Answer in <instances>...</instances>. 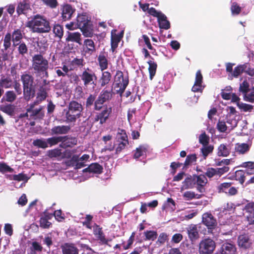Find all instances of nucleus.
<instances>
[{"instance_id": "obj_3", "label": "nucleus", "mask_w": 254, "mask_h": 254, "mask_svg": "<svg viewBox=\"0 0 254 254\" xmlns=\"http://www.w3.org/2000/svg\"><path fill=\"white\" fill-rule=\"evenodd\" d=\"M82 105L75 101L70 103L68 110L66 113V118L68 122H74L77 118L80 116L82 111Z\"/></svg>"}, {"instance_id": "obj_34", "label": "nucleus", "mask_w": 254, "mask_h": 254, "mask_svg": "<svg viewBox=\"0 0 254 254\" xmlns=\"http://www.w3.org/2000/svg\"><path fill=\"white\" fill-rule=\"evenodd\" d=\"M12 86V81L9 77H1L0 79V87L4 88H9Z\"/></svg>"}, {"instance_id": "obj_28", "label": "nucleus", "mask_w": 254, "mask_h": 254, "mask_svg": "<svg viewBox=\"0 0 254 254\" xmlns=\"http://www.w3.org/2000/svg\"><path fill=\"white\" fill-rule=\"evenodd\" d=\"M81 34L79 32L68 33V36L66 38V41L67 42H74L79 44H81Z\"/></svg>"}, {"instance_id": "obj_16", "label": "nucleus", "mask_w": 254, "mask_h": 254, "mask_svg": "<svg viewBox=\"0 0 254 254\" xmlns=\"http://www.w3.org/2000/svg\"><path fill=\"white\" fill-rule=\"evenodd\" d=\"M247 214L246 217L249 224H254V202L248 203L245 207Z\"/></svg>"}, {"instance_id": "obj_32", "label": "nucleus", "mask_w": 254, "mask_h": 254, "mask_svg": "<svg viewBox=\"0 0 254 254\" xmlns=\"http://www.w3.org/2000/svg\"><path fill=\"white\" fill-rule=\"evenodd\" d=\"M84 45L86 49V52L92 54L95 51V44L91 39H86L84 42Z\"/></svg>"}, {"instance_id": "obj_51", "label": "nucleus", "mask_w": 254, "mask_h": 254, "mask_svg": "<svg viewBox=\"0 0 254 254\" xmlns=\"http://www.w3.org/2000/svg\"><path fill=\"white\" fill-rule=\"evenodd\" d=\"M198 196L199 195L196 194L194 192L192 191H187L183 194V197L187 200H191L195 198H198Z\"/></svg>"}, {"instance_id": "obj_11", "label": "nucleus", "mask_w": 254, "mask_h": 254, "mask_svg": "<svg viewBox=\"0 0 254 254\" xmlns=\"http://www.w3.org/2000/svg\"><path fill=\"white\" fill-rule=\"evenodd\" d=\"M199 228L200 226L194 224H191L187 228L188 237L191 242L195 241L199 238Z\"/></svg>"}, {"instance_id": "obj_10", "label": "nucleus", "mask_w": 254, "mask_h": 254, "mask_svg": "<svg viewBox=\"0 0 254 254\" xmlns=\"http://www.w3.org/2000/svg\"><path fill=\"white\" fill-rule=\"evenodd\" d=\"M81 78L84 85L87 87L89 84H95L94 81L96 80V76L93 72L88 69L82 72Z\"/></svg>"}, {"instance_id": "obj_61", "label": "nucleus", "mask_w": 254, "mask_h": 254, "mask_svg": "<svg viewBox=\"0 0 254 254\" xmlns=\"http://www.w3.org/2000/svg\"><path fill=\"white\" fill-rule=\"evenodd\" d=\"M46 98V93L44 91H41L38 93L37 96V101L34 102L35 104H39L42 101L45 100Z\"/></svg>"}, {"instance_id": "obj_38", "label": "nucleus", "mask_w": 254, "mask_h": 254, "mask_svg": "<svg viewBox=\"0 0 254 254\" xmlns=\"http://www.w3.org/2000/svg\"><path fill=\"white\" fill-rule=\"evenodd\" d=\"M30 8V5L25 1L19 3L17 7V12L20 14L21 13L25 14Z\"/></svg>"}, {"instance_id": "obj_64", "label": "nucleus", "mask_w": 254, "mask_h": 254, "mask_svg": "<svg viewBox=\"0 0 254 254\" xmlns=\"http://www.w3.org/2000/svg\"><path fill=\"white\" fill-rule=\"evenodd\" d=\"M13 169L5 163H0V172L4 173L5 172H12Z\"/></svg>"}, {"instance_id": "obj_46", "label": "nucleus", "mask_w": 254, "mask_h": 254, "mask_svg": "<svg viewBox=\"0 0 254 254\" xmlns=\"http://www.w3.org/2000/svg\"><path fill=\"white\" fill-rule=\"evenodd\" d=\"M53 31L56 37L59 39L62 38L63 36L64 31L63 27L61 25L59 24L55 25Z\"/></svg>"}, {"instance_id": "obj_41", "label": "nucleus", "mask_w": 254, "mask_h": 254, "mask_svg": "<svg viewBox=\"0 0 254 254\" xmlns=\"http://www.w3.org/2000/svg\"><path fill=\"white\" fill-rule=\"evenodd\" d=\"M148 64H149V77L150 79L152 80L156 73L157 64L152 61H148Z\"/></svg>"}, {"instance_id": "obj_26", "label": "nucleus", "mask_w": 254, "mask_h": 254, "mask_svg": "<svg viewBox=\"0 0 254 254\" xmlns=\"http://www.w3.org/2000/svg\"><path fill=\"white\" fill-rule=\"evenodd\" d=\"M193 180H194L195 184H196L199 186L197 190L201 192L202 191L199 187H203L207 183V180L206 177L203 175H200L199 176L194 175L193 176Z\"/></svg>"}, {"instance_id": "obj_29", "label": "nucleus", "mask_w": 254, "mask_h": 254, "mask_svg": "<svg viewBox=\"0 0 254 254\" xmlns=\"http://www.w3.org/2000/svg\"><path fill=\"white\" fill-rule=\"evenodd\" d=\"M53 216L52 214H44V216H42L40 220V226L44 228H49L51 225V223L48 221L49 219H50Z\"/></svg>"}, {"instance_id": "obj_37", "label": "nucleus", "mask_w": 254, "mask_h": 254, "mask_svg": "<svg viewBox=\"0 0 254 254\" xmlns=\"http://www.w3.org/2000/svg\"><path fill=\"white\" fill-rule=\"evenodd\" d=\"M112 139V136L110 135H107L103 137V140L104 141L105 144H106L105 146L104 149L106 150L112 151L113 150L115 145L114 144L110 143L109 142Z\"/></svg>"}, {"instance_id": "obj_55", "label": "nucleus", "mask_w": 254, "mask_h": 254, "mask_svg": "<svg viewBox=\"0 0 254 254\" xmlns=\"http://www.w3.org/2000/svg\"><path fill=\"white\" fill-rule=\"evenodd\" d=\"M231 186L230 183H224L220 184L218 188L220 192H224L227 193V191Z\"/></svg>"}, {"instance_id": "obj_31", "label": "nucleus", "mask_w": 254, "mask_h": 254, "mask_svg": "<svg viewBox=\"0 0 254 254\" xmlns=\"http://www.w3.org/2000/svg\"><path fill=\"white\" fill-rule=\"evenodd\" d=\"M99 66L101 70H104L107 68L108 63L106 56L103 54L101 53L98 58Z\"/></svg>"}, {"instance_id": "obj_1", "label": "nucleus", "mask_w": 254, "mask_h": 254, "mask_svg": "<svg viewBox=\"0 0 254 254\" xmlns=\"http://www.w3.org/2000/svg\"><path fill=\"white\" fill-rule=\"evenodd\" d=\"M26 26L32 32L36 33H47L51 30L49 21L44 17L38 14L28 20Z\"/></svg>"}, {"instance_id": "obj_47", "label": "nucleus", "mask_w": 254, "mask_h": 254, "mask_svg": "<svg viewBox=\"0 0 254 254\" xmlns=\"http://www.w3.org/2000/svg\"><path fill=\"white\" fill-rule=\"evenodd\" d=\"M33 144L34 146L40 148H45L48 147L47 139H38L33 141Z\"/></svg>"}, {"instance_id": "obj_60", "label": "nucleus", "mask_w": 254, "mask_h": 254, "mask_svg": "<svg viewBox=\"0 0 254 254\" xmlns=\"http://www.w3.org/2000/svg\"><path fill=\"white\" fill-rule=\"evenodd\" d=\"M196 156L195 154H191L188 155L187 157L186 161L185 162V166H187L191 164L192 163L195 162L196 161Z\"/></svg>"}, {"instance_id": "obj_22", "label": "nucleus", "mask_w": 254, "mask_h": 254, "mask_svg": "<svg viewBox=\"0 0 254 254\" xmlns=\"http://www.w3.org/2000/svg\"><path fill=\"white\" fill-rule=\"evenodd\" d=\"M195 184L193 176H190L187 177L183 182V185L181 188V191H183L184 190L193 188Z\"/></svg>"}, {"instance_id": "obj_24", "label": "nucleus", "mask_w": 254, "mask_h": 254, "mask_svg": "<svg viewBox=\"0 0 254 254\" xmlns=\"http://www.w3.org/2000/svg\"><path fill=\"white\" fill-rule=\"evenodd\" d=\"M73 12V10L70 5L66 4L63 6L62 11V17L64 20L70 19Z\"/></svg>"}, {"instance_id": "obj_30", "label": "nucleus", "mask_w": 254, "mask_h": 254, "mask_svg": "<svg viewBox=\"0 0 254 254\" xmlns=\"http://www.w3.org/2000/svg\"><path fill=\"white\" fill-rule=\"evenodd\" d=\"M12 41L13 45L16 46L19 43L20 40L22 38V34L20 29L15 30L12 34Z\"/></svg>"}, {"instance_id": "obj_44", "label": "nucleus", "mask_w": 254, "mask_h": 254, "mask_svg": "<svg viewBox=\"0 0 254 254\" xmlns=\"http://www.w3.org/2000/svg\"><path fill=\"white\" fill-rule=\"evenodd\" d=\"M3 98L8 102H13L16 98V94L13 91H6Z\"/></svg>"}, {"instance_id": "obj_25", "label": "nucleus", "mask_w": 254, "mask_h": 254, "mask_svg": "<svg viewBox=\"0 0 254 254\" xmlns=\"http://www.w3.org/2000/svg\"><path fill=\"white\" fill-rule=\"evenodd\" d=\"M76 21L79 27V29L91 23L85 14H79L77 16Z\"/></svg>"}, {"instance_id": "obj_7", "label": "nucleus", "mask_w": 254, "mask_h": 254, "mask_svg": "<svg viewBox=\"0 0 254 254\" xmlns=\"http://www.w3.org/2000/svg\"><path fill=\"white\" fill-rule=\"evenodd\" d=\"M149 13L157 18L159 27L161 29H168L170 27V22L167 19L165 14L160 11H157L155 8L151 7L149 9Z\"/></svg>"}, {"instance_id": "obj_45", "label": "nucleus", "mask_w": 254, "mask_h": 254, "mask_svg": "<svg viewBox=\"0 0 254 254\" xmlns=\"http://www.w3.org/2000/svg\"><path fill=\"white\" fill-rule=\"evenodd\" d=\"M232 88L230 86L227 87L226 89L222 90L221 94L222 97L225 100H230L232 96Z\"/></svg>"}, {"instance_id": "obj_5", "label": "nucleus", "mask_w": 254, "mask_h": 254, "mask_svg": "<svg viewBox=\"0 0 254 254\" xmlns=\"http://www.w3.org/2000/svg\"><path fill=\"white\" fill-rule=\"evenodd\" d=\"M33 67L38 72L47 74L48 68V62L40 55H35L33 58Z\"/></svg>"}, {"instance_id": "obj_56", "label": "nucleus", "mask_w": 254, "mask_h": 254, "mask_svg": "<svg viewBox=\"0 0 254 254\" xmlns=\"http://www.w3.org/2000/svg\"><path fill=\"white\" fill-rule=\"evenodd\" d=\"M213 150V147L212 146L205 145L201 148V152L204 158H205L210 153L212 152Z\"/></svg>"}, {"instance_id": "obj_20", "label": "nucleus", "mask_w": 254, "mask_h": 254, "mask_svg": "<svg viewBox=\"0 0 254 254\" xmlns=\"http://www.w3.org/2000/svg\"><path fill=\"white\" fill-rule=\"evenodd\" d=\"M123 37V33L117 34L116 31H112L111 32V50L114 52L118 46V44L120 42Z\"/></svg>"}, {"instance_id": "obj_9", "label": "nucleus", "mask_w": 254, "mask_h": 254, "mask_svg": "<svg viewBox=\"0 0 254 254\" xmlns=\"http://www.w3.org/2000/svg\"><path fill=\"white\" fill-rule=\"evenodd\" d=\"M237 125V121L234 119H228L226 123L223 121H219L217 123V127L218 130L221 132L230 131Z\"/></svg>"}, {"instance_id": "obj_4", "label": "nucleus", "mask_w": 254, "mask_h": 254, "mask_svg": "<svg viewBox=\"0 0 254 254\" xmlns=\"http://www.w3.org/2000/svg\"><path fill=\"white\" fill-rule=\"evenodd\" d=\"M23 85L24 96L26 100H29L33 97L34 91L33 89V78L29 74H24L21 76Z\"/></svg>"}, {"instance_id": "obj_36", "label": "nucleus", "mask_w": 254, "mask_h": 254, "mask_svg": "<svg viewBox=\"0 0 254 254\" xmlns=\"http://www.w3.org/2000/svg\"><path fill=\"white\" fill-rule=\"evenodd\" d=\"M111 75L110 72L108 71L103 72L102 76L100 79V82L102 86H104L109 83L111 80Z\"/></svg>"}, {"instance_id": "obj_14", "label": "nucleus", "mask_w": 254, "mask_h": 254, "mask_svg": "<svg viewBox=\"0 0 254 254\" xmlns=\"http://www.w3.org/2000/svg\"><path fill=\"white\" fill-rule=\"evenodd\" d=\"M202 75L200 70L196 73L195 79L193 86L192 87L193 92H202L204 86L202 85Z\"/></svg>"}, {"instance_id": "obj_50", "label": "nucleus", "mask_w": 254, "mask_h": 254, "mask_svg": "<svg viewBox=\"0 0 254 254\" xmlns=\"http://www.w3.org/2000/svg\"><path fill=\"white\" fill-rule=\"evenodd\" d=\"M244 99L249 102H253L254 101V88L248 90L244 94Z\"/></svg>"}, {"instance_id": "obj_19", "label": "nucleus", "mask_w": 254, "mask_h": 254, "mask_svg": "<svg viewBox=\"0 0 254 254\" xmlns=\"http://www.w3.org/2000/svg\"><path fill=\"white\" fill-rule=\"evenodd\" d=\"M238 244L240 247L248 249L251 246L252 241L247 235H242L238 237Z\"/></svg>"}, {"instance_id": "obj_17", "label": "nucleus", "mask_w": 254, "mask_h": 254, "mask_svg": "<svg viewBox=\"0 0 254 254\" xmlns=\"http://www.w3.org/2000/svg\"><path fill=\"white\" fill-rule=\"evenodd\" d=\"M63 254H78V250L72 243H66L61 246Z\"/></svg>"}, {"instance_id": "obj_21", "label": "nucleus", "mask_w": 254, "mask_h": 254, "mask_svg": "<svg viewBox=\"0 0 254 254\" xmlns=\"http://www.w3.org/2000/svg\"><path fill=\"white\" fill-rule=\"evenodd\" d=\"M236 248L235 246L229 243H224L221 248L220 253L221 254H235Z\"/></svg>"}, {"instance_id": "obj_52", "label": "nucleus", "mask_w": 254, "mask_h": 254, "mask_svg": "<svg viewBox=\"0 0 254 254\" xmlns=\"http://www.w3.org/2000/svg\"><path fill=\"white\" fill-rule=\"evenodd\" d=\"M245 173L242 170H238L235 173V177L237 180L243 184L245 181Z\"/></svg>"}, {"instance_id": "obj_8", "label": "nucleus", "mask_w": 254, "mask_h": 254, "mask_svg": "<svg viewBox=\"0 0 254 254\" xmlns=\"http://www.w3.org/2000/svg\"><path fill=\"white\" fill-rule=\"evenodd\" d=\"M215 243L210 239H205L200 241L199 245L200 254H211L215 248Z\"/></svg>"}, {"instance_id": "obj_62", "label": "nucleus", "mask_w": 254, "mask_h": 254, "mask_svg": "<svg viewBox=\"0 0 254 254\" xmlns=\"http://www.w3.org/2000/svg\"><path fill=\"white\" fill-rule=\"evenodd\" d=\"M234 162L232 159H224L220 161H216L217 166L229 165Z\"/></svg>"}, {"instance_id": "obj_2", "label": "nucleus", "mask_w": 254, "mask_h": 254, "mask_svg": "<svg viewBox=\"0 0 254 254\" xmlns=\"http://www.w3.org/2000/svg\"><path fill=\"white\" fill-rule=\"evenodd\" d=\"M128 79L127 76H124L121 71H117L115 76L112 90L114 92L122 94L128 85Z\"/></svg>"}, {"instance_id": "obj_23", "label": "nucleus", "mask_w": 254, "mask_h": 254, "mask_svg": "<svg viewBox=\"0 0 254 254\" xmlns=\"http://www.w3.org/2000/svg\"><path fill=\"white\" fill-rule=\"evenodd\" d=\"M230 153V148L229 145L221 144L217 149V155L221 157H227Z\"/></svg>"}, {"instance_id": "obj_58", "label": "nucleus", "mask_w": 254, "mask_h": 254, "mask_svg": "<svg viewBox=\"0 0 254 254\" xmlns=\"http://www.w3.org/2000/svg\"><path fill=\"white\" fill-rule=\"evenodd\" d=\"M232 14L238 15L241 10V8L235 2L232 3L231 7Z\"/></svg>"}, {"instance_id": "obj_63", "label": "nucleus", "mask_w": 254, "mask_h": 254, "mask_svg": "<svg viewBox=\"0 0 254 254\" xmlns=\"http://www.w3.org/2000/svg\"><path fill=\"white\" fill-rule=\"evenodd\" d=\"M1 110L8 115H11L13 112V108L10 105L3 106L1 107Z\"/></svg>"}, {"instance_id": "obj_59", "label": "nucleus", "mask_w": 254, "mask_h": 254, "mask_svg": "<svg viewBox=\"0 0 254 254\" xmlns=\"http://www.w3.org/2000/svg\"><path fill=\"white\" fill-rule=\"evenodd\" d=\"M209 137L206 135L205 133H203L200 135L199 137V142L202 144L204 146L206 145L209 141Z\"/></svg>"}, {"instance_id": "obj_57", "label": "nucleus", "mask_w": 254, "mask_h": 254, "mask_svg": "<svg viewBox=\"0 0 254 254\" xmlns=\"http://www.w3.org/2000/svg\"><path fill=\"white\" fill-rule=\"evenodd\" d=\"M144 234L146 239L152 241L154 240L157 238V236L156 232L152 231H146L144 233Z\"/></svg>"}, {"instance_id": "obj_27", "label": "nucleus", "mask_w": 254, "mask_h": 254, "mask_svg": "<svg viewBox=\"0 0 254 254\" xmlns=\"http://www.w3.org/2000/svg\"><path fill=\"white\" fill-rule=\"evenodd\" d=\"M240 167L245 168L246 173L251 175L254 174V161H247L242 163Z\"/></svg>"}, {"instance_id": "obj_15", "label": "nucleus", "mask_w": 254, "mask_h": 254, "mask_svg": "<svg viewBox=\"0 0 254 254\" xmlns=\"http://www.w3.org/2000/svg\"><path fill=\"white\" fill-rule=\"evenodd\" d=\"M251 144L247 143H237L235 145L234 152L239 155L247 154L250 150Z\"/></svg>"}, {"instance_id": "obj_35", "label": "nucleus", "mask_w": 254, "mask_h": 254, "mask_svg": "<svg viewBox=\"0 0 254 254\" xmlns=\"http://www.w3.org/2000/svg\"><path fill=\"white\" fill-rule=\"evenodd\" d=\"M68 126H62L55 127L52 129V131L54 134H65L69 130Z\"/></svg>"}, {"instance_id": "obj_42", "label": "nucleus", "mask_w": 254, "mask_h": 254, "mask_svg": "<svg viewBox=\"0 0 254 254\" xmlns=\"http://www.w3.org/2000/svg\"><path fill=\"white\" fill-rule=\"evenodd\" d=\"M83 35L86 37H91L93 35L92 24H88L84 27L80 28Z\"/></svg>"}, {"instance_id": "obj_12", "label": "nucleus", "mask_w": 254, "mask_h": 254, "mask_svg": "<svg viewBox=\"0 0 254 254\" xmlns=\"http://www.w3.org/2000/svg\"><path fill=\"white\" fill-rule=\"evenodd\" d=\"M203 223L209 229H213L217 225L216 219L212 215L209 213H205L202 217Z\"/></svg>"}, {"instance_id": "obj_43", "label": "nucleus", "mask_w": 254, "mask_h": 254, "mask_svg": "<svg viewBox=\"0 0 254 254\" xmlns=\"http://www.w3.org/2000/svg\"><path fill=\"white\" fill-rule=\"evenodd\" d=\"M64 137L58 136L49 138L47 139V145L50 144V146L56 145L59 142L64 140Z\"/></svg>"}, {"instance_id": "obj_49", "label": "nucleus", "mask_w": 254, "mask_h": 254, "mask_svg": "<svg viewBox=\"0 0 254 254\" xmlns=\"http://www.w3.org/2000/svg\"><path fill=\"white\" fill-rule=\"evenodd\" d=\"M89 155L87 154H84L82 155L79 160H78L76 167L77 168H80L84 166V162L87 161L89 159Z\"/></svg>"}, {"instance_id": "obj_33", "label": "nucleus", "mask_w": 254, "mask_h": 254, "mask_svg": "<svg viewBox=\"0 0 254 254\" xmlns=\"http://www.w3.org/2000/svg\"><path fill=\"white\" fill-rule=\"evenodd\" d=\"M102 167L98 163H92L89 167L84 169V171H89L94 173H101L102 170Z\"/></svg>"}, {"instance_id": "obj_48", "label": "nucleus", "mask_w": 254, "mask_h": 254, "mask_svg": "<svg viewBox=\"0 0 254 254\" xmlns=\"http://www.w3.org/2000/svg\"><path fill=\"white\" fill-rule=\"evenodd\" d=\"M48 155L51 158H59L63 157L61 150L59 149H55L49 150L48 151Z\"/></svg>"}, {"instance_id": "obj_39", "label": "nucleus", "mask_w": 254, "mask_h": 254, "mask_svg": "<svg viewBox=\"0 0 254 254\" xmlns=\"http://www.w3.org/2000/svg\"><path fill=\"white\" fill-rule=\"evenodd\" d=\"M147 146L146 145H140L137 148L134 154V157L136 159L143 156L146 153Z\"/></svg>"}, {"instance_id": "obj_54", "label": "nucleus", "mask_w": 254, "mask_h": 254, "mask_svg": "<svg viewBox=\"0 0 254 254\" xmlns=\"http://www.w3.org/2000/svg\"><path fill=\"white\" fill-rule=\"evenodd\" d=\"M238 107L245 112L251 111L253 108V106L243 103H238Z\"/></svg>"}, {"instance_id": "obj_18", "label": "nucleus", "mask_w": 254, "mask_h": 254, "mask_svg": "<svg viewBox=\"0 0 254 254\" xmlns=\"http://www.w3.org/2000/svg\"><path fill=\"white\" fill-rule=\"evenodd\" d=\"M112 97V93L111 91L107 90H103L99 97V99L95 102V109L99 110L100 109V105L102 104L104 102L109 100Z\"/></svg>"}, {"instance_id": "obj_13", "label": "nucleus", "mask_w": 254, "mask_h": 254, "mask_svg": "<svg viewBox=\"0 0 254 254\" xmlns=\"http://www.w3.org/2000/svg\"><path fill=\"white\" fill-rule=\"evenodd\" d=\"M111 112V107H104L101 112L96 116L95 120L96 121H99L101 124H103L106 122Z\"/></svg>"}, {"instance_id": "obj_6", "label": "nucleus", "mask_w": 254, "mask_h": 254, "mask_svg": "<svg viewBox=\"0 0 254 254\" xmlns=\"http://www.w3.org/2000/svg\"><path fill=\"white\" fill-rule=\"evenodd\" d=\"M37 104L33 103L29 106L27 108V112L24 114H21V117H29V119H41L44 116L43 107H40L34 109V106Z\"/></svg>"}, {"instance_id": "obj_53", "label": "nucleus", "mask_w": 254, "mask_h": 254, "mask_svg": "<svg viewBox=\"0 0 254 254\" xmlns=\"http://www.w3.org/2000/svg\"><path fill=\"white\" fill-rule=\"evenodd\" d=\"M11 35L10 33H7L3 39V46L5 50H7L11 46Z\"/></svg>"}, {"instance_id": "obj_40", "label": "nucleus", "mask_w": 254, "mask_h": 254, "mask_svg": "<svg viewBox=\"0 0 254 254\" xmlns=\"http://www.w3.org/2000/svg\"><path fill=\"white\" fill-rule=\"evenodd\" d=\"M116 140L118 142L128 141L127 137L125 130L119 129L116 135Z\"/></svg>"}]
</instances>
